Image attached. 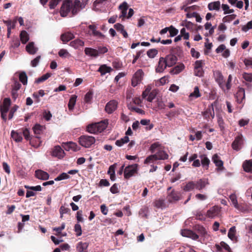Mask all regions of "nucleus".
Wrapping results in <instances>:
<instances>
[{
    "instance_id": "bb28decb",
    "label": "nucleus",
    "mask_w": 252,
    "mask_h": 252,
    "mask_svg": "<svg viewBox=\"0 0 252 252\" xmlns=\"http://www.w3.org/2000/svg\"><path fill=\"white\" fill-rule=\"evenodd\" d=\"M220 7V2L219 1H216L210 2L208 5V8L209 10L219 11Z\"/></svg>"
},
{
    "instance_id": "13d9d810",
    "label": "nucleus",
    "mask_w": 252,
    "mask_h": 252,
    "mask_svg": "<svg viewBox=\"0 0 252 252\" xmlns=\"http://www.w3.org/2000/svg\"><path fill=\"white\" fill-rule=\"evenodd\" d=\"M158 50L155 49H151L147 51V55L151 58H154L158 54Z\"/></svg>"
},
{
    "instance_id": "72a5a7b5",
    "label": "nucleus",
    "mask_w": 252,
    "mask_h": 252,
    "mask_svg": "<svg viewBox=\"0 0 252 252\" xmlns=\"http://www.w3.org/2000/svg\"><path fill=\"white\" fill-rule=\"evenodd\" d=\"M199 158L201 160L202 165L206 169H207L210 163V160L209 158L205 155H201L199 156Z\"/></svg>"
},
{
    "instance_id": "393cba45",
    "label": "nucleus",
    "mask_w": 252,
    "mask_h": 252,
    "mask_svg": "<svg viewBox=\"0 0 252 252\" xmlns=\"http://www.w3.org/2000/svg\"><path fill=\"white\" fill-rule=\"evenodd\" d=\"M26 51L30 54H34L38 50V48L35 47L33 42H31L26 47Z\"/></svg>"
},
{
    "instance_id": "6e6552de",
    "label": "nucleus",
    "mask_w": 252,
    "mask_h": 252,
    "mask_svg": "<svg viewBox=\"0 0 252 252\" xmlns=\"http://www.w3.org/2000/svg\"><path fill=\"white\" fill-rule=\"evenodd\" d=\"M107 3V0H96L94 3V9L95 11H104Z\"/></svg>"
},
{
    "instance_id": "ea45409f",
    "label": "nucleus",
    "mask_w": 252,
    "mask_h": 252,
    "mask_svg": "<svg viewBox=\"0 0 252 252\" xmlns=\"http://www.w3.org/2000/svg\"><path fill=\"white\" fill-rule=\"evenodd\" d=\"M196 230L202 237H207L208 236V232L207 230L202 226L198 225L196 226Z\"/></svg>"
},
{
    "instance_id": "b1692460",
    "label": "nucleus",
    "mask_w": 252,
    "mask_h": 252,
    "mask_svg": "<svg viewBox=\"0 0 252 252\" xmlns=\"http://www.w3.org/2000/svg\"><path fill=\"white\" fill-rule=\"evenodd\" d=\"M236 230L235 226L231 227L228 232V238L233 242L237 241V237L236 235Z\"/></svg>"
},
{
    "instance_id": "603ef678",
    "label": "nucleus",
    "mask_w": 252,
    "mask_h": 252,
    "mask_svg": "<svg viewBox=\"0 0 252 252\" xmlns=\"http://www.w3.org/2000/svg\"><path fill=\"white\" fill-rule=\"evenodd\" d=\"M51 76V74L50 73H47L41 77L38 78L36 80V82L37 83H39L40 82H43L48 79Z\"/></svg>"
},
{
    "instance_id": "f03ea898",
    "label": "nucleus",
    "mask_w": 252,
    "mask_h": 252,
    "mask_svg": "<svg viewBox=\"0 0 252 252\" xmlns=\"http://www.w3.org/2000/svg\"><path fill=\"white\" fill-rule=\"evenodd\" d=\"M168 157V155L164 151H159V152L148 157L145 160L144 163H152L157 160L167 159Z\"/></svg>"
},
{
    "instance_id": "09e8293b",
    "label": "nucleus",
    "mask_w": 252,
    "mask_h": 252,
    "mask_svg": "<svg viewBox=\"0 0 252 252\" xmlns=\"http://www.w3.org/2000/svg\"><path fill=\"white\" fill-rule=\"evenodd\" d=\"M59 55L62 58H69L71 56L69 52L64 49H62L59 51Z\"/></svg>"
},
{
    "instance_id": "58836bf2",
    "label": "nucleus",
    "mask_w": 252,
    "mask_h": 252,
    "mask_svg": "<svg viewBox=\"0 0 252 252\" xmlns=\"http://www.w3.org/2000/svg\"><path fill=\"white\" fill-rule=\"evenodd\" d=\"M243 166L245 171L248 172H252V160L244 162Z\"/></svg>"
},
{
    "instance_id": "e433bc0d",
    "label": "nucleus",
    "mask_w": 252,
    "mask_h": 252,
    "mask_svg": "<svg viewBox=\"0 0 252 252\" xmlns=\"http://www.w3.org/2000/svg\"><path fill=\"white\" fill-rule=\"evenodd\" d=\"M155 106L154 109H163L165 108V104L163 101L159 98H158L156 101L154 102Z\"/></svg>"
},
{
    "instance_id": "774afa93",
    "label": "nucleus",
    "mask_w": 252,
    "mask_h": 252,
    "mask_svg": "<svg viewBox=\"0 0 252 252\" xmlns=\"http://www.w3.org/2000/svg\"><path fill=\"white\" fill-rule=\"evenodd\" d=\"M93 97V93L91 92H88L85 96L84 100L87 103L90 102L91 99Z\"/></svg>"
},
{
    "instance_id": "423d86ee",
    "label": "nucleus",
    "mask_w": 252,
    "mask_h": 252,
    "mask_svg": "<svg viewBox=\"0 0 252 252\" xmlns=\"http://www.w3.org/2000/svg\"><path fill=\"white\" fill-rule=\"evenodd\" d=\"M144 73L142 69H138L133 75L131 80V85L136 87L139 84L143 78Z\"/></svg>"
},
{
    "instance_id": "7ed1b4c3",
    "label": "nucleus",
    "mask_w": 252,
    "mask_h": 252,
    "mask_svg": "<svg viewBox=\"0 0 252 252\" xmlns=\"http://www.w3.org/2000/svg\"><path fill=\"white\" fill-rule=\"evenodd\" d=\"M95 138L89 135H82L79 139L80 144L85 148H90L93 144L95 143Z\"/></svg>"
},
{
    "instance_id": "a211bd4d",
    "label": "nucleus",
    "mask_w": 252,
    "mask_h": 252,
    "mask_svg": "<svg viewBox=\"0 0 252 252\" xmlns=\"http://www.w3.org/2000/svg\"><path fill=\"white\" fill-rule=\"evenodd\" d=\"M166 63L168 67L174 65L177 62V57L172 54L167 55L165 58Z\"/></svg>"
},
{
    "instance_id": "7c9ffc66",
    "label": "nucleus",
    "mask_w": 252,
    "mask_h": 252,
    "mask_svg": "<svg viewBox=\"0 0 252 252\" xmlns=\"http://www.w3.org/2000/svg\"><path fill=\"white\" fill-rule=\"evenodd\" d=\"M84 51L87 55L94 57L98 56V52L96 49L91 48H86Z\"/></svg>"
},
{
    "instance_id": "0eeeda50",
    "label": "nucleus",
    "mask_w": 252,
    "mask_h": 252,
    "mask_svg": "<svg viewBox=\"0 0 252 252\" xmlns=\"http://www.w3.org/2000/svg\"><path fill=\"white\" fill-rule=\"evenodd\" d=\"M72 7L73 3L71 1L68 0L64 1L61 7V15L62 17L66 16L68 12L72 10Z\"/></svg>"
},
{
    "instance_id": "39448f33",
    "label": "nucleus",
    "mask_w": 252,
    "mask_h": 252,
    "mask_svg": "<svg viewBox=\"0 0 252 252\" xmlns=\"http://www.w3.org/2000/svg\"><path fill=\"white\" fill-rule=\"evenodd\" d=\"M138 170V164H134L126 166L124 170V177L128 179L133 176Z\"/></svg>"
},
{
    "instance_id": "69168bd1",
    "label": "nucleus",
    "mask_w": 252,
    "mask_h": 252,
    "mask_svg": "<svg viewBox=\"0 0 252 252\" xmlns=\"http://www.w3.org/2000/svg\"><path fill=\"white\" fill-rule=\"evenodd\" d=\"M181 36H183L185 39H188L189 38V33L186 32V29L185 28H182L180 31Z\"/></svg>"
},
{
    "instance_id": "de8ad7c7",
    "label": "nucleus",
    "mask_w": 252,
    "mask_h": 252,
    "mask_svg": "<svg viewBox=\"0 0 252 252\" xmlns=\"http://www.w3.org/2000/svg\"><path fill=\"white\" fill-rule=\"evenodd\" d=\"M221 8L223 11L224 14H232L234 11V9H230L229 5L226 4H222Z\"/></svg>"
},
{
    "instance_id": "f704fd0d",
    "label": "nucleus",
    "mask_w": 252,
    "mask_h": 252,
    "mask_svg": "<svg viewBox=\"0 0 252 252\" xmlns=\"http://www.w3.org/2000/svg\"><path fill=\"white\" fill-rule=\"evenodd\" d=\"M3 22L6 25L7 29H12L15 27L17 18H14L12 20H3Z\"/></svg>"
},
{
    "instance_id": "79ce46f5",
    "label": "nucleus",
    "mask_w": 252,
    "mask_h": 252,
    "mask_svg": "<svg viewBox=\"0 0 252 252\" xmlns=\"http://www.w3.org/2000/svg\"><path fill=\"white\" fill-rule=\"evenodd\" d=\"M88 245L89 244L87 243L79 242L76 247L77 250L79 252H83L87 249Z\"/></svg>"
},
{
    "instance_id": "f8f14e48",
    "label": "nucleus",
    "mask_w": 252,
    "mask_h": 252,
    "mask_svg": "<svg viewBox=\"0 0 252 252\" xmlns=\"http://www.w3.org/2000/svg\"><path fill=\"white\" fill-rule=\"evenodd\" d=\"M181 234L184 237L190 238L194 240H196L199 238L198 235L195 233L188 229L182 230L181 232Z\"/></svg>"
},
{
    "instance_id": "c85d7f7f",
    "label": "nucleus",
    "mask_w": 252,
    "mask_h": 252,
    "mask_svg": "<svg viewBox=\"0 0 252 252\" xmlns=\"http://www.w3.org/2000/svg\"><path fill=\"white\" fill-rule=\"evenodd\" d=\"M74 36L71 32H67L61 35V39L63 42L65 43L73 39Z\"/></svg>"
},
{
    "instance_id": "f257e3e1",
    "label": "nucleus",
    "mask_w": 252,
    "mask_h": 252,
    "mask_svg": "<svg viewBox=\"0 0 252 252\" xmlns=\"http://www.w3.org/2000/svg\"><path fill=\"white\" fill-rule=\"evenodd\" d=\"M108 125V121L105 120L99 123L89 125L87 126V131L91 133H98L106 129Z\"/></svg>"
},
{
    "instance_id": "473e14b6",
    "label": "nucleus",
    "mask_w": 252,
    "mask_h": 252,
    "mask_svg": "<svg viewBox=\"0 0 252 252\" xmlns=\"http://www.w3.org/2000/svg\"><path fill=\"white\" fill-rule=\"evenodd\" d=\"M201 96V94L199 92V88L196 86L194 88L193 92L190 94L189 95V98L190 100L196 99Z\"/></svg>"
},
{
    "instance_id": "338daca9",
    "label": "nucleus",
    "mask_w": 252,
    "mask_h": 252,
    "mask_svg": "<svg viewBox=\"0 0 252 252\" xmlns=\"http://www.w3.org/2000/svg\"><path fill=\"white\" fill-rule=\"evenodd\" d=\"M243 78L247 81H252V73H244L243 74Z\"/></svg>"
},
{
    "instance_id": "c9c22d12",
    "label": "nucleus",
    "mask_w": 252,
    "mask_h": 252,
    "mask_svg": "<svg viewBox=\"0 0 252 252\" xmlns=\"http://www.w3.org/2000/svg\"><path fill=\"white\" fill-rule=\"evenodd\" d=\"M112 68L110 67L107 66L105 64L101 65L98 69L101 75H104L107 73L110 72L112 70Z\"/></svg>"
},
{
    "instance_id": "2eb2a0df",
    "label": "nucleus",
    "mask_w": 252,
    "mask_h": 252,
    "mask_svg": "<svg viewBox=\"0 0 252 252\" xmlns=\"http://www.w3.org/2000/svg\"><path fill=\"white\" fill-rule=\"evenodd\" d=\"M167 199L170 202H173L179 200L180 199V192L173 190L168 195Z\"/></svg>"
},
{
    "instance_id": "6e6d98bb",
    "label": "nucleus",
    "mask_w": 252,
    "mask_h": 252,
    "mask_svg": "<svg viewBox=\"0 0 252 252\" xmlns=\"http://www.w3.org/2000/svg\"><path fill=\"white\" fill-rule=\"evenodd\" d=\"M169 32L170 35L168 37H174L178 33V30L172 26H171L169 27Z\"/></svg>"
},
{
    "instance_id": "c756f323",
    "label": "nucleus",
    "mask_w": 252,
    "mask_h": 252,
    "mask_svg": "<svg viewBox=\"0 0 252 252\" xmlns=\"http://www.w3.org/2000/svg\"><path fill=\"white\" fill-rule=\"evenodd\" d=\"M11 136L16 142H21L23 140L21 133L18 132L16 131L12 130L11 132Z\"/></svg>"
},
{
    "instance_id": "3c124183",
    "label": "nucleus",
    "mask_w": 252,
    "mask_h": 252,
    "mask_svg": "<svg viewBox=\"0 0 252 252\" xmlns=\"http://www.w3.org/2000/svg\"><path fill=\"white\" fill-rule=\"evenodd\" d=\"M70 176L67 173H63L55 179L56 181H59L63 180L68 179Z\"/></svg>"
},
{
    "instance_id": "0e129e2a",
    "label": "nucleus",
    "mask_w": 252,
    "mask_h": 252,
    "mask_svg": "<svg viewBox=\"0 0 252 252\" xmlns=\"http://www.w3.org/2000/svg\"><path fill=\"white\" fill-rule=\"evenodd\" d=\"M197 8V6L194 5L188 7H185V6H182L181 8L182 10H184L185 12H190L191 11L196 10Z\"/></svg>"
},
{
    "instance_id": "a18cd8bd",
    "label": "nucleus",
    "mask_w": 252,
    "mask_h": 252,
    "mask_svg": "<svg viewBox=\"0 0 252 252\" xmlns=\"http://www.w3.org/2000/svg\"><path fill=\"white\" fill-rule=\"evenodd\" d=\"M154 86L152 84L148 85L146 87L145 90L143 91L142 96L143 98H146L148 96V94H150L153 90Z\"/></svg>"
},
{
    "instance_id": "bf43d9fd",
    "label": "nucleus",
    "mask_w": 252,
    "mask_h": 252,
    "mask_svg": "<svg viewBox=\"0 0 252 252\" xmlns=\"http://www.w3.org/2000/svg\"><path fill=\"white\" fill-rule=\"evenodd\" d=\"M19 79L20 81L24 84L27 83V76L25 72L21 73L19 75Z\"/></svg>"
},
{
    "instance_id": "4d7b16f0",
    "label": "nucleus",
    "mask_w": 252,
    "mask_h": 252,
    "mask_svg": "<svg viewBox=\"0 0 252 252\" xmlns=\"http://www.w3.org/2000/svg\"><path fill=\"white\" fill-rule=\"evenodd\" d=\"M251 29H252V20L248 22L246 25H244L242 28V31L245 32Z\"/></svg>"
},
{
    "instance_id": "412c9836",
    "label": "nucleus",
    "mask_w": 252,
    "mask_h": 252,
    "mask_svg": "<svg viewBox=\"0 0 252 252\" xmlns=\"http://www.w3.org/2000/svg\"><path fill=\"white\" fill-rule=\"evenodd\" d=\"M195 183V189L198 190L203 189L209 184L208 179H201Z\"/></svg>"
},
{
    "instance_id": "4468645a",
    "label": "nucleus",
    "mask_w": 252,
    "mask_h": 252,
    "mask_svg": "<svg viewBox=\"0 0 252 252\" xmlns=\"http://www.w3.org/2000/svg\"><path fill=\"white\" fill-rule=\"evenodd\" d=\"M64 152L62 148L59 146H55L52 151V156L58 158H63L64 157Z\"/></svg>"
},
{
    "instance_id": "5fc2aeb1",
    "label": "nucleus",
    "mask_w": 252,
    "mask_h": 252,
    "mask_svg": "<svg viewBox=\"0 0 252 252\" xmlns=\"http://www.w3.org/2000/svg\"><path fill=\"white\" fill-rule=\"evenodd\" d=\"M44 94V91L43 90H40L37 93H34L33 94L32 96L34 98L37 99V102H39L40 100L38 99V98L40 96H43Z\"/></svg>"
},
{
    "instance_id": "aec40b11",
    "label": "nucleus",
    "mask_w": 252,
    "mask_h": 252,
    "mask_svg": "<svg viewBox=\"0 0 252 252\" xmlns=\"http://www.w3.org/2000/svg\"><path fill=\"white\" fill-rule=\"evenodd\" d=\"M235 97L238 103H241L245 97V90L243 88H239L235 94Z\"/></svg>"
},
{
    "instance_id": "1a4fd4ad",
    "label": "nucleus",
    "mask_w": 252,
    "mask_h": 252,
    "mask_svg": "<svg viewBox=\"0 0 252 252\" xmlns=\"http://www.w3.org/2000/svg\"><path fill=\"white\" fill-rule=\"evenodd\" d=\"M214 75L216 81L218 83L219 86L223 90H225L223 76L221 73L219 71H216L214 72Z\"/></svg>"
},
{
    "instance_id": "20e7f679",
    "label": "nucleus",
    "mask_w": 252,
    "mask_h": 252,
    "mask_svg": "<svg viewBox=\"0 0 252 252\" xmlns=\"http://www.w3.org/2000/svg\"><path fill=\"white\" fill-rule=\"evenodd\" d=\"M10 104V99L9 98H5L3 99L2 104L0 106L1 118L4 121L6 120V113L9 110Z\"/></svg>"
},
{
    "instance_id": "f3484780",
    "label": "nucleus",
    "mask_w": 252,
    "mask_h": 252,
    "mask_svg": "<svg viewBox=\"0 0 252 252\" xmlns=\"http://www.w3.org/2000/svg\"><path fill=\"white\" fill-rule=\"evenodd\" d=\"M243 143L242 135H239L235 138V140L232 143V148L235 150H238L241 148Z\"/></svg>"
},
{
    "instance_id": "9b49d317",
    "label": "nucleus",
    "mask_w": 252,
    "mask_h": 252,
    "mask_svg": "<svg viewBox=\"0 0 252 252\" xmlns=\"http://www.w3.org/2000/svg\"><path fill=\"white\" fill-rule=\"evenodd\" d=\"M118 102L114 100H110L105 106L106 111L109 114L113 113L117 108Z\"/></svg>"
},
{
    "instance_id": "052dcab7",
    "label": "nucleus",
    "mask_w": 252,
    "mask_h": 252,
    "mask_svg": "<svg viewBox=\"0 0 252 252\" xmlns=\"http://www.w3.org/2000/svg\"><path fill=\"white\" fill-rule=\"evenodd\" d=\"M67 146H69V147L71 149V150L73 151H77L80 149L77 145L75 143L72 142H67Z\"/></svg>"
},
{
    "instance_id": "8fccbe9b",
    "label": "nucleus",
    "mask_w": 252,
    "mask_h": 252,
    "mask_svg": "<svg viewBox=\"0 0 252 252\" xmlns=\"http://www.w3.org/2000/svg\"><path fill=\"white\" fill-rule=\"evenodd\" d=\"M157 94V92L156 90H153L150 94H148V96L145 99L149 102H152L153 100L155 98Z\"/></svg>"
},
{
    "instance_id": "37998d69",
    "label": "nucleus",
    "mask_w": 252,
    "mask_h": 252,
    "mask_svg": "<svg viewBox=\"0 0 252 252\" xmlns=\"http://www.w3.org/2000/svg\"><path fill=\"white\" fill-rule=\"evenodd\" d=\"M185 68L183 64H180L175 66L171 71V72L173 74H177L180 73Z\"/></svg>"
},
{
    "instance_id": "c03bdc74",
    "label": "nucleus",
    "mask_w": 252,
    "mask_h": 252,
    "mask_svg": "<svg viewBox=\"0 0 252 252\" xmlns=\"http://www.w3.org/2000/svg\"><path fill=\"white\" fill-rule=\"evenodd\" d=\"M77 96L73 95L69 99L68 107L69 110H72L76 102Z\"/></svg>"
},
{
    "instance_id": "cd10ccee",
    "label": "nucleus",
    "mask_w": 252,
    "mask_h": 252,
    "mask_svg": "<svg viewBox=\"0 0 252 252\" xmlns=\"http://www.w3.org/2000/svg\"><path fill=\"white\" fill-rule=\"evenodd\" d=\"M150 150L152 153L156 152V153L159 152V151H163L162 146L159 142H155L152 144Z\"/></svg>"
},
{
    "instance_id": "a878e982",
    "label": "nucleus",
    "mask_w": 252,
    "mask_h": 252,
    "mask_svg": "<svg viewBox=\"0 0 252 252\" xmlns=\"http://www.w3.org/2000/svg\"><path fill=\"white\" fill-rule=\"evenodd\" d=\"M69 45L74 49H79L84 45V42L79 39H76L70 42Z\"/></svg>"
},
{
    "instance_id": "864d4df0",
    "label": "nucleus",
    "mask_w": 252,
    "mask_h": 252,
    "mask_svg": "<svg viewBox=\"0 0 252 252\" xmlns=\"http://www.w3.org/2000/svg\"><path fill=\"white\" fill-rule=\"evenodd\" d=\"M203 116L206 119H210V117L213 118L214 117V112L213 111L212 113L211 109H208L204 112Z\"/></svg>"
},
{
    "instance_id": "dca6fc26",
    "label": "nucleus",
    "mask_w": 252,
    "mask_h": 252,
    "mask_svg": "<svg viewBox=\"0 0 252 252\" xmlns=\"http://www.w3.org/2000/svg\"><path fill=\"white\" fill-rule=\"evenodd\" d=\"M166 67L168 66L166 63L165 59L163 57H161L159 58L158 65L156 70L158 72H162L166 68Z\"/></svg>"
},
{
    "instance_id": "9d476101",
    "label": "nucleus",
    "mask_w": 252,
    "mask_h": 252,
    "mask_svg": "<svg viewBox=\"0 0 252 252\" xmlns=\"http://www.w3.org/2000/svg\"><path fill=\"white\" fill-rule=\"evenodd\" d=\"M85 6L86 3L85 2H81L78 0H75L73 3V7L72 9V14H76L78 11L84 8Z\"/></svg>"
},
{
    "instance_id": "4be33fe9",
    "label": "nucleus",
    "mask_w": 252,
    "mask_h": 252,
    "mask_svg": "<svg viewBox=\"0 0 252 252\" xmlns=\"http://www.w3.org/2000/svg\"><path fill=\"white\" fill-rule=\"evenodd\" d=\"M119 7L120 10L121 11V13L119 15V18H127V15H126V13L128 9L127 3L126 2H124L121 5H120Z\"/></svg>"
},
{
    "instance_id": "49530a36",
    "label": "nucleus",
    "mask_w": 252,
    "mask_h": 252,
    "mask_svg": "<svg viewBox=\"0 0 252 252\" xmlns=\"http://www.w3.org/2000/svg\"><path fill=\"white\" fill-rule=\"evenodd\" d=\"M129 141V138L127 136H125L124 137L120 139L117 140L115 144L119 147L122 146L124 144L127 143Z\"/></svg>"
},
{
    "instance_id": "2f4dec72",
    "label": "nucleus",
    "mask_w": 252,
    "mask_h": 252,
    "mask_svg": "<svg viewBox=\"0 0 252 252\" xmlns=\"http://www.w3.org/2000/svg\"><path fill=\"white\" fill-rule=\"evenodd\" d=\"M212 160L216 166H218L219 168H222L223 167V162L218 155L215 154L213 156ZM220 169H221V168Z\"/></svg>"
},
{
    "instance_id": "4c0bfd02",
    "label": "nucleus",
    "mask_w": 252,
    "mask_h": 252,
    "mask_svg": "<svg viewBox=\"0 0 252 252\" xmlns=\"http://www.w3.org/2000/svg\"><path fill=\"white\" fill-rule=\"evenodd\" d=\"M195 189V183L192 181L189 182L183 188L185 191H190Z\"/></svg>"
},
{
    "instance_id": "5701e85b",
    "label": "nucleus",
    "mask_w": 252,
    "mask_h": 252,
    "mask_svg": "<svg viewBox=\"0 0 252 252\" xmlns=\"http://www.w3.org/2000/svg\"><path fill=\"white\" fill-rule=\"evenodd\" d=\"M229 199L233 206L239 211H242V207L238 204L237 197L235 194H231L229 195Z\"/></svg>"
},
{
    "instance_id": "6ab92c4d",
    "label": "nucleus",
    "mask_w": 252,
    "mask_h": 252,
    "mask_svg": "<svg viewBox=\"0 0 252 252\" xmlns=\"http://www.w3.org/2000/svg\"><path fill=\"white\" fill-rule=\"evenodd\" d=\"M35 177L42 180H46L49 179V175L47 172L42 170H37L35 172Z\"/></svg>"
},
{
    "instance_id": "a19ab883",
    "label": "nucleus",
    "mask_w": 252,
    "mask_h": 252,
    "mask_svg": "<svg viewBox=\"0 0 252 252\" xmlns=\"http://www.w3.org/2000/svg\"><path fill=\"white\" fill-rule=\"evenodd\" d=\"M20 39L22 43L25 44L29 40V34L25 31H23L20 33Z\"/></svg>"
},
{
    "instance_id": "e2e57ef3",
    "label": "nucleus",
    "mask_w": 252,
    "mask_h": 252,
    "mask_svg": "<svg viewBox=\"0 0 252 252\" xmlns=\"http://www.w3.org/2000/svg\"><path fill=\"white\" fill-rule=\"evenodd\" d=\"M70 211V209L68 208L65 207L64 206H61L60 209V217L62 218L63 217V215L64 214H67Z\"/></svg>"
},
{
    "instance_id": "680f3d73",
    "label": "nucleus",
    "mask_w": 252,
    "mask_h": 252,
    "mask_svg": "<svg viewBox=\"0 0 252 252\" xmlns=\"http://www.w3.org/2000/svg\"><path fill=\"white\" fill-rule=\"evenodd\" d=\"M74 231L77 236H81L82 234V228L80 224L77 223L74 226Z\"/></svg>"
},
{
    "instance_id": "ddd939ff",
    "label": "nucleus",
    "mask_w": 252,
    "mask_h": 252,
    "mask_svg": "<svg viewBox=\"0 0 252 252\" xmlns=\"http://www.w3.org/2000/svg\"><path fill=\"white\" fill-rule=\"evenodd\" d=\"M220 209L218 206H213L207 212V216L210 218H214L218 216L220 213Z\"/></svg>"
}]
</instances>
